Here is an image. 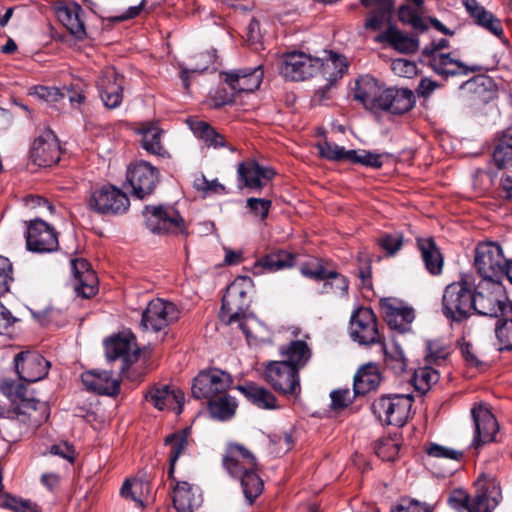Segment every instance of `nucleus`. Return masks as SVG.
<instances>
[{
  "label": "nucleus",
  "instance_id": "nucleus-1",
  "mask_svg": "<svg viewBox=\"0 0 512 512\" xmlns=\"http://www.w3.org/2000/svg\"><path fill=\"white\" fill-rule=\"evenodd\" d=\"M222 463L229 475L240 481L244 497L252 505L264 488L254 455L240 444H230Z\"/></svg>",
  "mask_w": 512,
  "mask_h": 512
},
{
  "label": "nucleus",
  "instance_id": "nucleus-2",
  "mask_svg": "<svg viewBox=\"0 0 512 512\" xmlns=\"http://www.w3.org/2000/svg\"><path fill=\"white\" fill-rule=\"evenodd\" d=\"M474 485L473 497L461 488L454 489L448 498L449 505L458 512H493L502 501L500 483L493 476L481 474Z\"/></svg>",
  "mask_w": 512,
  "mask_h": 512
},
{
  "label": "nucleus",
  "instance_id": "nucleus-3",
  "mask_svg": "<svg viewBox=\"0 0 512 512\" xmlns=\"http://www.w3.org/2000/svg\"><path fill=\"white\" fill-rule=\"evenodd\" d=\"M254 283L249 276H238L227 287L222 298L219 317L226 325L237 323L241 331L248 337L249 329L245 319L252 301Z\"/></svg>",
  "mask_w": 512,
  "mask_h": 512
},
{
  "label": "nucleus",
  "instance_id": "nucleus-4",
  "mask_svg": "<svg viewBox=\"0 0 512 512\" xmlns=\"http://www.w3.org/2000/svg\"><path fill=\"white\" fill-rule=\"evenodd\" d=\"M475 288L476 277L472 274H462L459 280L448 284L442 295L443 315L458 323L468 319L474 313Z\"/></svg>",
  "mask_w": 512,
  "mask_h": 512
},
{
  "label": "nucleus",
  "instance_id": "nucleus-5",
  "mask_svg": "<svg viewBox=\"0 0 512 512\" xmlns=\"http://www.w3.org/2000/svg\"><path fill=\"white\" fill-rule=\"evenodd\" d=\"M0 391L11 402V408L7 410V418L11 420L28 422L31 413L35 412L40 404L33 390L28 389L25 383L11 378L1 379Z\"/></svg>",
  "mask_w": 512,
  "mask_h": 512
},
{
  "label": "nucleus",
  "instance_id": "nucleus-6",
  "mask_svg": "<svg viewBox=\"0 0 512 512\" xmlns=\"http://www.w3.org/2000/svg\"><path fill=\"white\" fill-rule=\"evenodd\" d=\"M413 402L410 394H383L372 402L371 411L383 425L402 427L410 416Z\"/></svg>",
  "mask_w": 512,
  "mask_h": 512
},
{
  "label": "nucleus",
  "instance_id": "nucleus-7",
  "mask_svg": "<svg viewBox=\"0 0 512 512\" xmlns=\"http://www.w3.org/2000/svg\"><path fill=\"white\" fill-rule=\"evenodd\" d=\"M143 216L147 229L154 234H188L184 218L172 205H146Z\"/></svg>",
  "mask_w": 512,
  "mask_h": 512
},
{
  "label": "nucleus",
  "instance_id": "nucleus-8",
  "mask_svg": "<svg viewBox=\"0 0 512 512\" xmlns=\"http://www.w3.org/2000/svg\"><path fill=\"white\" fill-rule=\"evenodd\" d=\"M508 261L502 247L496 242H480L475 248L473 265L480 280H502Z\"/></svg>",
  "mask_w": 512,
  "mask_h": 512
},
{
  "label": "nucleus",
  "instance_id": "nucleus-9",
  "mask_svg": "<svg viewBox=\"0 0 512 512\" xmlns=\"http://www.w3.org/2000/svg\"><path fill=\"white\" fill-rule=\"evenodd\" d=\"M349 335L360 346L379 344L384 348L385 338L379 330L377 317L370 307L360 306L352 312Z\"/></svg>",
  "mask_w": 512,
  "mask_h": 512
},
{
  "label": "nucleus",
  "instance_id": "nucleus-10",
  "mask_svg": "<svg viewBox=\"0 0 512 512\" xmlns=\"http://www.w3.org/2000/svg\"><path fill=\"white\" fill-rule=\"evenodd\" d=\"M300 271L304 277L322 282L321 294H330L341 299L348 298L350 281L347 276L335 269L328 268L322 261L305 263L301 266Z\"/></svg>",
  "mask_w": 512,
  "mask_h": 512
},
{
  "label": "nucleus",
  "instance_id": "nucleus-11",
  "mask_svg": "<svg viewBox=\"0 0 512 512\" xmlns=\"http://www.w3.org/2000/svg\"><path fill=\"white\" fill-rule=\"evenodd\" d=\"M474 298V312L480 315L498 317L506 308L507 297L501 280L476 281Z\"/></svg>",
  "mask_w": 512,
  "mask_h": 512
},
{
  "label": "nucleus",
  "instance_id": "nucleus-12",
  "mask_svg": "<svg viewBox=\"0 0 512 512\" xmlns=\"http://www.w3.org/2000/svg\"><path fill=\"white\" fill-rule=\"evenodd\" d=\"M87 207L101 215H121L128 211L130 200L120 188L107 184L92 191Z\"/></svg>",
  "mask_w": 512,
  "mask_h": 512
},
{
  "label": "nucleus",
  "instance_id": "nucleus-13",
  "mask_svg": "<svg viewBox=\"0 0 512 512\" xmlns=\"http://www.w3.org/2000/svg\"><path fill=\"white\" fill-rule=\"evenodd\" d=\"M322 65V59L319 57L292 51L282 55L279 70L287 80L303 81L316 75Z\"/></svg>",
  "mask_w": 512,
  "mask_h": 512
},
{
  "label": "nucleus",
  "instance_id": "nucleus-14",
  "mask_svg": "<svg viewBox=\"0 0 512 512\" xmlns=\"http://www.w3.org/2000/svg\"><path fill=\"white\" fill-rule=\"evenodd\" d=\"M264 379L284 396H298L301 392L299 371L286 362H268L264 369Z\"/></svg>",
  "mask_w": 512,
  "mask_h": 512
},
{
  "label": "nucleus",
  "instance_id": "nucleus-15",
  "mask_svg": "<svg viewBox=\"0 0 512 512\" xmlns=\"http://www.w3.org/2000/svg\"><path fill=\"white\" fill-rule=\"evenodd\" d=\"M232 383L233 379L228 372L218 368L205 369L193 379L191 392L194 398L208 401L228 391Z\"/></svg>",
  "mask_w": 512,
  "mask_h": 512
},
{
  "label": "nucleus",
  "instance_id": "nucleus-16",
  "mask_svg": "<svg viewBox=\"0 0 512 512\" xmlns=\"http://www.w3.org/2000/svg\"><path fill=\"white\" fill-rule=\"evenodd\" d=\"M159 170L147 161H136L128 166L126 180L131 194L143 200L154 193L159 183Z\"/></svg>",
  "mask_w": 512,
  "mask_h": 512
},
{
  "label": "nucleus",
  "instance_id": "nucleus-17",
  "mask_svg": "<svg viewBox=\"0 0 512 512\" xmlns=\"http://www.w3.org/2000/svg\"><path fill=\"white\" fill-rule=\"evenodd\" d=\"M180 318V310L169 301L151 300L142 312L140 325L145 331L159 332Z\"/></svg>",
  "mask_w": 512,
  "mask_h": 512
},
{
  "label": "nucleus",
  "instance_id": "nucleus-18",
  "mask_svg": "<svg viewBox=\"0 0 512 512\" xmlns=\"http://www.w3.org/2000/svg\"><path fill=\"white\" fill-rule=\"evenodd\" d=\"M96 88L104 106L116 109L123 101L125 77L114 67H105L96 80Z\"/></svg>",
  "mask_w": 512,
  "mask_h": 512
},
{
  "label": "nucleus",
  "instance_id": "nucleus-19",
  "mask_svg": "<svg viewBox=\"0 0 512 512\" xmlns=\"http://www.w3.org/2000/svg\"><path fill=\"white\" fill-rule=\"evenodd\" d=\"M61 156L59 141L51 129H45L33 140L30 158L39 167H51L58 163Z\"/></svg>",
  "mask_w": 512,
  "mask_h": 512
},
{
  "label": "nucleus",
  "instance_id": "nucleus-20",
  "mask_svg": "<svg viewBox=\"0 0 512 512\" xmlns=\"http://www.w3.org/2000/svg\"><path fill=\"white\" fill-rule=\"evenodd\" d=\"M26 245L29 251L36 253L56 251L59 246L57 232L41 219L31 220L26 232Z\"/></svg>",
  "mask_w": 512,
  "mask_h": 512
},
{
  "label": "nucleus",
  "instance_id": "nucleus-21",
  "mask_svg": "<svg viewBox=\"0 0 512 512\" xmlns=\"http://www.w3.org/2000/svg\"><path fill=\"white\" fill-rule=\"evenodd\" d=\"M19 380L33 383L44 379L49 372L50 362L36 351H22L14 358Z\"/></svg>",
  "mask_w": 512,
  "mask_h": 512
},
{
  "label": "nucleus",
  "instance_id": "nucleus-22",
  "mask_svg": "<svg viewBox=\"0 0 512 512\" xmlns=\"http://www.w3.org/2000/svg\"><path fill=\"white\" fill-rule=\"evenodd\" d=\"M225 83L236 93L254 92L257 90L264 77L262 65L244 67L222 72Z\"/></svg>",
  "mask_w": 512,
  "mask_h": 512
},
{
  "label": "nucleus",
  "instance_id": "nucleus-23",
  "mask_svg": "<svg viewBox=\"0 0 512 512\" xmlns=\"http://www.w3.org/2000/svg\"><path fill=\"white\" fill-rule=\"evenodd\" d=\"M275 174L272 168L261 166L253 159L240 162L237 168L238 180L242 183V187L252 191H261Z\"/></svg>",
  "mask_w": 512,
  "mask_h": 512
},
{
  "label": "nucleus",
  "instance_id": "nucleus-24",
  "mask_svg": "<svg viewBox=\"0 0 512 512\" xmlns=\"http://www.w3.org/2000/svg\"><path fill=\"white\" fill-rule=\"evenodd\" d=\"M472 418L475 425V435L473 442L475 446L494 441L495 435L499 430L498 422L488 407L480 404L471 409Z\"/></svg>",
  "mask_w": 512,
  "mask_h": 512
},
{
  "label": "nucleus",
  "instance_id": "nucleus-25",
  "mask_svg": "<svg viewBox=\"0 0 512 512\" xmlns=\"http://www.w3.org/2000/svg\"><path fill=\"white\" fill-rule=\"evenodd\" d=\"M105 354L109 361L122 358L124 362H134L139 357V348L132 333H124L105 341Z\"/></svg>",
  "mask_w": 512,
  "mask_h": 512
},
{
  "label": "nucleus",
  "instance_id": "nucleus-26",
  "mask_svg": "<svg viewBox=\"0 0 512 512\" xmlns=\"http://www.w3.org/2000/svg\"><path fill=\"white\" fill-rule=\"evenodd\" d=\"M71 271L76 292L83 298H91L98 292V278L85 259H72Z\"/></svg>",
  "mask_w": 512,
  "mask_h": 512
},
{
  "label": "nucleus",
  "instance_id": "nucleus-27",
  "mask_svg": "<svg viewBox=\"0 0 512 512\" xmlns=\"http://www.w3.org/2000/svg\"><path fill=\"white\" fill-rule=\"evenodd\" d=\"M144 398L160 411L175 409L174 405L176 404L178 413H181L185 399L181 390L172 389L169 385L164 384L151 386L144 394Z\"/></svg>",
  "mask_w": 512,
  "mask_h": 512
},
{
  "label": "nucleus",
  "instance_id": "nucleus-28",
  "mask_svg": "<svg viewBox=\"0 0 512 512\" xmlns=\"http://www.w3.org/2000/svg\"><path fill=\"white\" fill-rule=\"evenodd\" d=\"M384 89L382 84L371 75L359 77L356 81L354 98L370 111H376L381 104Z\"/></svg>",
  "mask_w": 512,
  "mask_h": 512
},
{
  "label": "nucleus",
  "instance_id": "nucleus-29",
  "mask_svg": "<svg viewBox=\"0 0 512 512\" xmlns=\"http://www.w3.org/2000/svg\"><path fill=\"white\" fill-rule=\"evenodd\" d=\"M415 102V95L408 88H385L378 110L394 115H402L409 112L414 107Z\"/></svg>",
  "mask_w": 512,
  "mask_h": 512
},
{
  "label": "nucleus",
  "instance_id": "nucleus-30",
  "mask_svg": "<svg viewBox=\"0 0 512 512\" xmlns=\"http://www.w3.org/2000/svg\"><path fill=\"white\" fill-rule=\"evenodd\" d=\"M81 380L88 391L99 395L117 396L120 380L108 371L90 370L82 373Z\"/></svg>",
  "mask_w": 512,
  "mask_h": 512
},
{
  "label": "nucleus",
  "instance_id": "nucleus-31",
  "mask_svg": "<svg viewBox=\"0 0 512 512\" xmlns=\"http://www.w3.org/2000/svg\"><path fill=\"white\" fill-rule=\"evenodd\" d=\"M383 318L390 329L399 333L411 330V324L415 319V313L409 307H396L390 299H382L380 302Z\"/></svg>",
  "mask_w": 512,
  "mask_h": 512
},
{
  "label": "nucleus",
  "instance_id": "nucleus-32",
  "mask_svg": "<svg viewBox=\"0 0 512 512\" xmlns=\"http://www.w3.org/2000/svg\"><path fill=\"white\" fill-rule=\"evenodd\" d=\"M59 21L66 27L71 35L82 40L86 36L85 24L82 19L83 10L75 1H69L57 7Z\"/></svg>",
  "mask_w": 512,
  "mask_h": 512
},
{
  "label": "nucleus",
  "instance_id": "nucleus-33",
  "mask_svg": "<svg viewBox=\"0 0 512 512\" xmlns=\"http://www.w3.org/2000/svg\"><path fill=\"white\" fill-rule=\"evenodd\" d=\"M416 245L427 272L438 276L443 271L444 256L433 237H418Z\"/></svg>",
  "mask_w": 512,
  "mask_h": 512
},
{
  "label": "nucleus",
  "instance_id": "nucleus-34",
  "mask_svg": "<svg viewBox=\"0 0 512 512\" xmlns=\"http://www.w3.org/2000/svg\"><path fill=\"white\" fill-rule=\"evenodd\" d=\"M377 43H386L394 50L403 54L415 53L419 48V40L416 36H409L390 24L385 31L376 36Z\"/></svg>",
  "mask_w": 512,
  "mask_h": 512
},
{
  "label": "nucleus",
  "instance_id": "nucleus-35",
  "mask_svg": "<svg viewBox=\"0 0 512 512\" xmlns=\"http://www.w3.org/2000/svg\"><path fill=\"white\" fill-rule=\"evenodd\" d=\"M430 66L435 73L442 76L467 75L470 72L481 71V66H466L461 61L452 58L450 53H438L430 57Z\"/></svg>",
  "mask_w": 512,
  "mask_h": 512
},
{
  "label": "nucleus",
  "instance_id": "nucleus-36",
  "mask_svg": "<svg viewBox=\"0 0 512 512\" xmlns=\"http://www.w3.org/2000/svg\"><path fill=\"white\" fill-rule=\"evenodd\" d=\"M322 64L323 65L321 66L319 72H321L328 83L325 85L324 90H319L316 93V97H319L318 101L320 103L325 97V93L330 88V86L338 79L342 78L348 70V63L346 58L333 52L329 53V57L327 59H322Z\"/></svg>",
  "mask_w": 512,
  "mask_h": 512
},
{
  "label": "nucleus",
  "instance_id": "nucleus-37",
  "mask_svg": "<svg viewBox=\"0 0 512 512\" xmlns=\"http://www.w3.org/2000/svg\"><path fill=\"white\" fill-rule=\"evenodd\" d=\"M198 489L186 481H175L173 486V506L177 512H193L201 504Z\"/></svg>",
  "mask_w": 512,
  "mask_h": 512
},
{
  "label": "nucleus",
  "instance_id": "nucleus-38",
  "mask_svg": "<svg viewBox=\"0 0 512 512\" xmlns=\"http://www.w3.org/2000/svg\"><path fill=\"white\" fill-rule=\"evenodd\" d=\"M296 255L283 249L272 251L259 258L254 265L259 272L273 273L295 265Z\"/></svg>",
  "mask_w": 512,
  "mask_h": 512
},
{
  "label": "nucleus",
  "instance_id": "nucleus-39",
  "mask_svg": "<svg viewBox=\"0 0 512 512\" xmlns=\"http://www.w3.org/2000/svg\"><path fill=\"white\" fill-rule=\"evenodd\" d=\"M279 353L283 358L282 362H286L298 371L307 365L312 356L311 349L303 340H293L287 345L280 346Z\"/></svg>",
  "mask_w": 512,
  "mask_h": 512
},
{
  "label": "nucleus",
  "instance_id": "nucleus-40",
  "mask_svg": "<svg viewBox=\"0 0 512 512\" xmlns=\"http://www.w3.org/2000/svg\"><path fill=\"white\" fill-rule=\"evenodd\" d=\"M237 389L249 402L260 409L273 410L279 407L276 396L267 388L254 382L239 385Z\"/></svg>",
  "mask_w": 512,
  "mask_h": 512
},
{
  "label": "nucleus",
  "instance_id": "nucleus-41",
  "mask_svg": "<svg viewBox=\"0 0 512 512\" xmlns=\"http://www.w3.org/2000/svg\"><path fill=\"white\" fill-rule=\"evenodd\" d=\"M138 134L142 136L141 146L148 153L164 156L167 154L161 142L163 130L156 122H143L138 128Z\"/></svg>",
  "mask_w": 512,
  "mask_h": 512
},
{
  "label": "nucleus",
  "instance_id": "nucleus-42",
  "mask_svg": "<svg viewBox=\"0 0 512 512\" xmlns=\"http://www.w3.org/2000/svg\"><path fill=\"white\" fill-rule=\"evenodd\" d=\"M187 123L193 134L197 138L201 139L208 147H213L215 149L228 147L231 151L235 150L233 147H229L227 145L224 136L208 122L197 119H188Z\"/></svg>",
  "mask_w": 512,
  "mask_h": 512
},
{
  "label": "nucleus",
  "instance_id": "nucleus-43",
  "mask_svg": "<svg viewBox=\"0 0 512 512\" xmlns=\"http://www.w3.org/2000/svg\"><path fill=\"white\" fill-rule=\"evenodd\" d=\"M382 380L379 369L374 364H366L361 367L355 377L353 391L355 395H365L375 390Z\"/></svg>",
  "mask_w": 512,
  "mask_h": 512
},
{
  "label": "nucleus",
  "instance_id": "nucleus-44",
  "mask_svg": "<svg viewBox=\"0 0 512 512\" xmlns=\"http://www.w3.org/2000/svg\"><path fill=\"white\" fill-rule=\"evenodd\" d=\"M237 401L228 394V391L220 393L207 401L208 411L213 419L227 421L231 419L237 409Z\"/></svg>",
  "mask_w": 512,
  "mask_h": 512
},
{
  "label": "nucleus",
  "instance_id": "nucleus-45",
  "mask_svg": "<svg viewBox=\"0 0 512 512\" xmlns=\"http://www.w3.org/2000/svg\"><path fill=\"white\" fill-rule=\"evenodd\" d=\"M492 158L498 169L512 167V128L504 130L498 137Z\"/></svg>",
  "mask_w": 512,
  "mask_h": 512
},
{
  "label": "nucleus",
  "instance_id": "nucleus-46",
  "mask_svg": "<svg viewBox=\"0 0 512 512\" xmlns=\"http://www.w3.org/2000/svg\"><path fill=\"white\" fill-rule=\"evenodd\" d=\"M187 436L188 431L187 430H181L177 431L175 433H172L168 435L165 440L164 444L166 446L170 447L169 451V469H168V479L175 481L174 472H175V465L180 457V455L184 452L187 446Z\"/></svg>",
  "mask_w": 512,
  "mask_h": 512
},
{
  "label": "nucleus",
  "instance_id": "nucleus-47",
  "mask_svg": "<svg viewBox=\"0 0 512 512\" xmlns=\"http://www.w3.org/2000/svg\"><path fill=\"white\" fill-rule=\"evenodd\" d=\"M452 353V346L444 339H433L426 341V364L440 366L445 363Z\"/></svg>",
  "mask_w": 512,
  "mask_h": 512
},
{
  "label": "nucleus",
  "instance_id": "nucleus-48",
  "mask_svg": "<svg viewBox=\"0 0 512 512\" xmlns=\"http://www.w3.org/2000/svg\"><path fill=\"white\" fill-rule=\"evenodd\" d=\"M431 364H426L423 367H419L415 369L411 382L416 390L426 393L433 384H436L439 380V372L430 366Z\"/></svg>",
  "mask_w": 512,
  "mask_h": 512
},
{
  "label": "nucleus",
  "instance_id": "nucleus-49",
  "mask_svg": "<svg viewBox=\"0 0 512 512\" xmlns=\"http://www.w3.org/2000/svg\"><path fill=\"white\" fill-rule=\"evenodd\" d=\"M349 156V162L359 164L364 167L380 169L383 166V157L388 156L387 153H375L365 149H352Z\"/></svg>",
  "mask_w": 512,
  "mask_h": 512
},
{
  "label": "nucleus",
  "instance_id": "nucleus-50",
  "mask_svg": "<svg viewBox=\"0 0 512 512\" xmlns=\"http://www.w3.org/2000/svg\"><path fill=\"white\" fill-rule=\"evenodd\" d=\"M418 9L408 4L401 5L398 8V18L400 22L410 25L414 30L425 32L428 30V24L421 17Z\"/></svg>",
  "mask_w": 512,
  "mask_h": 512
},
{
  "label": "nucleus",
  "instance_id": "nucleus-51",
  "mask_svg": "<svg viewBox=\"0 0 512 512\" xmlns=\"http://www.w3.org/2000/svg\"><path fill=\"white\" fill-rule=\"evenodd\" d=\"M476 23L488 30L493 35L497 36L503 44L506 46L510 45V42L507 38L503 36V26L501 20L498 19L493 13L485 10H481V14H477L475 18Z\"/></svg>",
  "mask_w": 512,
  "mask_h": 512
},
{
  "label": "nucleus",
  "instance_id": "nucleus-52",
  "mask_svg": "<svg viewBox=\"0 0 512 512\" xmlns=\"http://www.w3.org/2000/svg\"><path fill=\"white\" fill-rule=\"evenodd\" d=\"M381 349L385 355V365L389 370H391L396 375H400L406 371L407 359L403 350L398 345H395L391 351H388L386 344L384 343V348Z\"/></svg>",
  "mask_w": 512,
  "mask_h": 512
},
{
  "label": "nucleus",
  "instance_id": "nucleus-53",
  "mask_svg": "<svg viewBox=\"0 0 512 512\" xmlns=\"http://www.w3.org/2000/svg\"><path fill=\"white\" fill-rule=\"evenodd\" d=\"M1 507L12 512H42L41 507L37 503L10 494L4 497Z\"/></svg>",
  "mask_w": 512,
  "mask_h": 512
},
{
  "label": "nucleus",
  "instance_id": "nucleus-54",
  "mask_svg": "<svg viewBox=\"0 0 512 512\" xmlns=\"http://www.w3.org/2000/svg\"><path fill=\"white\" fill-rule=\"evenodd\" d=\"M495 335L500 351L512 350V316L510 319H499L497 321Z\"/></svg>",
  "mask_w": 512,
  "mask_h": 512
},
{
  "label": "nucleus",
  "instance_id": "nucleus-55",
  "mask_svg": "<svg viewBox=\"0 0 512 512\" xmlns=\"http://www.w3.org/2000/svg\"><path fill=\"white\" fill-rule=\"evenodd\" d=\"M319 154L322 158L330 161H347L349 162V154L351 150H346L344 147L336 143L324 141L317 145Z\"/></svg>",
  "mask_w": 512,
  "mask_h": 512
},
{
  "label": "nucleus",
  "instance_id": "nucleus-56",
  "mask_svg": "<svg viewBox=\"0 0 512 512\" xmlns=\"http://www.w3.org/2000/svg\"><path fill=\"white\" fill-rule=\"evenodd\" d=\"M374 450L383 461H394L399 453V445L393 438L383 437L375 442Z\"/></svg>",
  "mask_w": 512,
  "mask_h": 512
},
{
  "label": "nucleus",
  "instance_id": "nucleus-57",
  "mask_svg": "<svg viewBox=\"0 0 512 512\" xmlns=\"http://www.w3.org/2000/svg\"><path fill=\"white\" fill-rule=\"evenodd\" d=\"M425 453L434 458H444L459 461L463 458V452L446 447L434 442H429L424 446Z\"/></svg>",
  "mask_w": 512,
  "mask_h": 512
},
{
  "label": "nucleus",
  "instance_id": "nucleus-58",
  "mask_svg": "<svg viewBox=\"0 0 512 512\" xmlns=\"http://www.w3.org/2000/svg\"><path fill=\"white\" fill-rule=\"evenodd\" d=\"M144 486H146V485L142 481H139L136 479H134V480L127 479V480H125V482L123 483V485L121 487L120 494L123 498L129 499V500L135 502V504L137 506L142 507L143 499L141 496V492H142Z\"/></svg>",
  "mask_w": 512,
  "mask_h": 512
},
{
  "label": "nucleus",
  "instance_id": "nucleus-59",
  "mask_svg": "<svg viewBox=\"0 0 512 512\" xmlns=\"http://www.w3.org/2000/svg\"><path fill=\"white\" fill-rule=\"evenodd\" d=\"M393 8H376L373 10L365 22V28L369 30H379L385 23L391 21Z\"/></svg>",
  "mask_w": 512,
  "mask_h": 512
},
{
  "label": "nucleus",
  "instance_id": "nucleus-60",
  "mask_svg": "<svg viewBox=\"0 0 512 512\" xmlns=\"http://www.w3.org/2000/svg\"><path fill=\"white\" fill-rule=\"evenodd\" d=\"M246 207L254 216L265 220L272 207V201L264 198L250 197L246 200Z\"/></svg>",
  "mask_w": 512,
  "mask_h": 512
},
{
  "label": "nucleus",
  "instance_id": "nucleus-61",
  "mask_svg": "<svg viewBox=\"0 0 512 512\" xmlns=\"http://www.w3.org/2000/svg\"><path fill=\"white\" fill-rule=\"evenodd\" d=\"M29 95H34L39 99L50 103L58 102L64 97V94L60 89L42 85L32 87L29 91Z\"/></svg>",
  "mask_w": 512,
  "mask_h": 512
},
{
  "label": "nucleus",
  "instance_id": "nucleus-62",
  "mask_svg": "<svg viewBox=\"0 0 512 512\" xmlns=\"http://www.w3.org/2000/svg\"><path fill=\"white\" fill-rule=\"evenodd\" d=\"M13 269L9 259L0 256V297L10 290V283L13 281Z\"/></svg>",
  "mask_w": 512,
  "mask_h": 512
},
{
  "label": "nucleus",
  "instance_id": "nucleus-63",
  "mask_svg": "<svg viewBox=\"0 0 512 512\" xmlns=\"http://www.w3.org/2000/svg\"><path fill=\"white\" fill-rule=\"evenodd\" d=\"M403 236L399 233L384 234L378 239V245L389 255H394L401 249Z\"/></svg>",
  "mask_w": 512,
  "mask_h": 512
},
{
  "label": "nucleus",
  "instance_id": "nucleus-64",
  "mask_svg": "<svg viewBox=\"0 0 512 512\" xmlns=\"http://www.w3.org/2000/svg\"><path fill=\"white\" fill-rule=\"evenodd\" d=\"M392 512H432L430 506L420 503L414 499H402Z\"/></svg>",
  "mask_w": 512,
  "mask_h": 512
}]
</instances>
